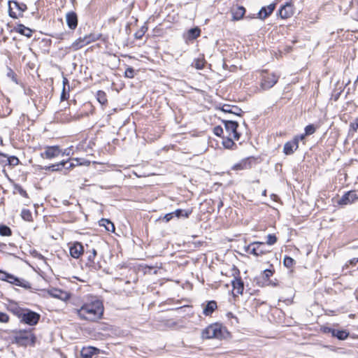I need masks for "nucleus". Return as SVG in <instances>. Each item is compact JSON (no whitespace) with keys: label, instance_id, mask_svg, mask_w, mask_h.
Listing matches in <instances>:
<instances>
[{"label":"nucleus","instance_id":"20e7f679","mask_svg":"<svg viewBox=\"0 0 358 358\" xmlns=\"http://www.w3.org/2000/svg\"><path fill=\"white\" fill-rule=\"evenodd\" d=\"M245 252L256 257L262 256L268 252L263 242H253L245 247Z\"/></svg>","mask_w":358,"mask_h":358},{"label":"nucleus","instance_id":"bb28decb","mask_svg":"<svg viewBox=\"0 0 358 358\" xmlns=\"http://www.w3.org/2000/svg\"><path fill=\"white\" fill-rule=\"evenodd\" d=\"M87 45L83 37H80L78 39H76L70 46L69 49L72 50L73 51L78 50L79 49L82 48L83 47Z\"/></svg>","mask_w":358,"mask_h":358},{"label":"nucleus","instance_id":"1a4fd4ad","mask_svg":"<svg viewBox=\"0 0 358 358\" xmlns=\"http://www.w3.org/2000/svg\"><path fill=\"white\" fill-rule=\"evenodd\" d=\"M220 335L221 331L215 325H210L202 331V337L206 339L217 338Z\"/></svg>","mask_w":358,"mask_h":358},{"label":"nucleus","instance_id":"b1692460","mask_svg":"<svg viewBox=\"0 0 358 358\" xmlns=\"http://www.w3.org/2000/svg\"><path fill=\"white\" fill-rule=\"evenodd\" d=\"M217 308V303L215 301H210L203 308V313L206 316L210 315Z\"/></svg>","mask_w":358,"mask_h":358},{"label":"nucleus","instance_id":"e2e57ef3","mask_svg":"<svg viewBox=\"0 0 358 358\" xmlns=\"http://www.w3.org/2000/svg\"><path fill=\"white\" fill-rule=\"evenodd\" d=\"M127 1H128V0H123V1H124V2H127Z\"/></svg>","mask_w":358,"mask_h":358},{"label":"nucleus","instance_id":"dca6fc26","mask_svg":"<svg viewBox=\"0 0 358 358\" xmlns=\"http://www.w3.org/2000/svg\"><path fill=\"white\" fill-rule=\"evenodd\" d=\"M99 349L94 347L88 346L82 348L80 355L82 358H92L93 355L99 354Z\"/></svg>","mask_w":358,"mask_h":358},{"label":"nucleus","instance_id":"c9c22d12","mask_svg":"<svg viewBox=\"0 0 358 358\" xmlns=\"http://www.w3.org/2000/svg\"><path fill=\"white\" fill-rule=\"evenodd\" d=\"M1 155L3 157L7 158L8 164L10 166H17L20 162L18 158L15 156L8 157L7 155H6L4 154H2Z\"/></svg>","mask_w":358,"mask_h":358},{"label":"nucleus","instance_id":"4468645a","mask_svg":"<svg viewBox=\"0 0 358 358\" xmlns=\"http://www.w3.org/2000/svg\"><path fill=\"white\" fill-rule=\"evenodd\" d=\"M294 14V6L290 2L286 3L279 10V15L282 19L289 18Z\"/></svg>","mask_w":358,"mask_h":358},{"label":"nucleus","instance_id":"0eeeda50","mask_svg":"<svg viewBox=\"0 0 358 358\" xmlns=\"http://www.w3.org/2000/svg\"><path fill=\"white\" fill-rule=\"evenodd\" d=\"M278 76L274 73L263 74L261 81V87L266 90L273 87L278 80Z\"/></svg>","mask_w":358,"mask_h":358},{"label":"nucleus","instance_id":"680f3d73","mask_svg":"<svg viewBox=\"0 0 358 358\" xmlns=\"http://www.w3.org/2000/svg\"><path fill=\"white\" fill-rule=\"evenodd\" d=\"M74 160L76 161L78 163V158L75 159Z\"/></svg>","mask_w":358,"mask_h":358},{"label":"nucleus","instance_id":"a18cd8bd","mask_svg":"<svg viewBox=\"0 0 358 358\" xmlns=\"http://www.w3.org/2000/svg\"><path fill=\"white\" fill-rule=\"evenodd\" d=\"M15 190L21 196L24 197H28L27 192L19 185H15L14 187Z\"/></svg>","mask_w":358,"mask_h":358},{"label":"nucleus","instance_id":"a878e982","mask_svg":"<svg viewBox=\"0 0 358 358\" xmlns=\"http://www.w3.org/2000/svg\"><path fill=\"white\" fill-rule=\"evenodd\" d=\"M8 310L20 319L24 308H22L20 307L17 303H13L9 304Z\"/></svg>","mask_w":358,"mask_h":358},{"label":"nucleus","instance_id":"ea45409f","mask_svg":"<svg viewBox=\"0 0 358 358\" xmlns=\"http://www.w3.org/2000/svg\"><path fill=\"white\" fill-rule=\"evenodd\" d=\"M316 131V127L313 124L307 125L305 127V135L309 136L314 134Z\"/></svg>","mask_w":358,"mask_h":358},{"label":"nucleus","instance_id":"e433bc0d","mask_svg":"<svg viewBox=\"0 0 358 358\" xmlns=\"http://www.w3.org/2000/svg\"><path fill=\"white\" fill-rule=\"evenodd\" d=\"M21 217L25 221H31L32 220L31 213L27 209H23L22 210Z\"/></svg>","mask_w":358,"mask_h":358},{"label":"nucleus","instance_id":"4d7b16f0","mask_svg":"<svg viewBox=\"0 0 358 358\" xmlns=\"http://www.w3.org/2000/svg\"><path fill=\"white\" fill-rule=\"evenodd\" d=\"M306 136V135H305V134H301L300 136H297L296 137L299 138V140H303Z\"/></svg>","mask_w":358,"mask_h":358},{"label":"nucleus","instance_id":"8fccbe9b","mask_svg":"<svg viewBox=\"0 0 358 358\" xmlns=\"http://www.w3.org/2000/svg\"><path fill=\"white\" fill-rule=\"evenodd\" d=\"M213 133L217 136H221L223 134V129L220 126H217L214 128Z\"/></svg>","mask_w":358,"mask_h":358},{"label":"nucleus","instance_id":"79ce46f5","mask_svg":"<svg viewBox=\"0 0 358 358\" xmlns=\"http://www.w3.org/2000/svg\"><path fill=\"white\" fill-rule=\"evenodd\" d=\"M283 263L287 268H291L294 264V260L290 257H285Z\"/></svg>","mask_w":358,"mask_h":358},{"label":"nucleus","instance_id":"393cba45","mask_svg":"<svg viewBox=\"0 0 358 358\" xmlns=\"http://www.w3.org/2000/svg\"><path fill=\"white\" fill-rule=\"evenodd\" d=\"M222 110L223 112L232 113L236 115H241L243 112L238 107L230 105H224L222 108Z\"/></svg>","mask_w":358,"mask_h":358},{"label":"nucleus","instance_id":"cd10ccee","mask_svg":"<svg viewBox=\"0 0 358 358\" xmlns=\"http://www.w3.org/2000/svg\"><path fill=\"white\" fill-rule=\"evenodd\" d=\"M251 167L250 162L249 159H245L240 162L236 164L233 166V169L236 171L248 169Z\"/></svg>","mask_w":358,"mask_h":358},{"label":"nucleus","instance_id":"a19ab883","mask_svg":"<svg viewBox=\"0 0 358 358\" xmlns=\"http://www.w3.org/2000/svg\"><path fill=\"white\" fill-rule=\"evenodd\" d=\"M277 242V237L274 234H268L266 237V243L269 245H274Z\"/></svg>","mask_w":358,"mask_h":358},{"label":"nucleus","instance_id":"c756f323","mask_svg":"<svg viewBox=\"0 0 358 358\" xmlns=\"http://www.w3.org/2000/svg\"><path fill=\"white\" fill-rule=\"evenodd\" d=\"M100 226H103L108 231H113L115 230V227L113 222H111L109 220L102 218L99 221Z\"/></svg>","mask_w":358,"mask_h":358},{"label":"nucleus","instance_id":"7c9ffc66","mask_svg":"<svg viewBox=\"0 0 358 358\" xmlns=\"http://www.w3.org/2000/svg\"><path fill=\"white\" fill-rule=\"evenodd\" d=\"M173 215L176 216L177 217H188L189 215L192 213V210H182V209H177L174 212H173Z\"/></svg>","mask_w":358,"mask_h":358},{"label":"nucleus","instance_id":"412c9836","mask_svg":"<svg viewBox=\"0 0 358 358\" xmlns=\"http://www.w3.org/2000/svg\"><path fill=\"white\" fill-rule=\"evenodd\" d=\"M233 20H240L245 13V8L241 6H236L231 8Z\"/></svg>","mask_w":358,"mask_h":358},{"label":"nucleus","instance_id":"7ed1b4c3","mask_svg":"<svg viewBox=\"0 0 358 358\" xmlns=\"http://www.w3.org/2000/svg\"><path fill=\"white\" fill-rule=\"evenodd\" d=\"M41 315L29 309L24 308L21 317H20V322L30 326L36 325L39 320Z\"/></svg>","mask_w":358,"mask_h":358},{"label":"nucleus","instance_id":"9d476101","mask_svg":"<svg viewBox=\"0 0 358 358\" xmlns=\"http://www.w3.org/2000/svg\"><path fill=\"white\" fill-rule=\"evenodd\" d=\"M358 199V192L352 190L346 192L338 201L340 205H348Z\"/></svg>","mask_w":358,"mask_h":358},{"label":"nucleus","instance_id":"37998d69","mask_svg":"<svg viewBox=\"0 0 358 358\" xmlns=\"http://www.w3.org/2000/svg\"><path fill=\"white\" fill-rule=\"evenodd\" d=\"M205 62L203 59H196L194 62V66L197 69H202L204 67Z\"/></svg>","mask_w":358,"mask_h":358},{"label":"nucleus","instance_id":"f704fd0d","mask_svg":"<svg viewBox=\"0 0 358 358\" xmlns=\"http://www.w3.org/2000/svg\"><path fill=\"white\" fill-rule=\"evenodd\" d=\"M83 38L85 41L86 44L88 45L90 43L98 40L99 38V35L95 34H90L88 35H85V36H83Z\"/></svg>","mask_w":358,"mask_h":358},{"label":"nucleus","instance_id":"052dcab7","mask_svg":"<svg viewBox=\"0 0 358 358\" xmlns=\"http://www.w3.org/2000/svg\"><path fill=\"white\" fill-rule=\"evenodd\" d=\"M136 38H141V36H140V34H138V36H137V34H136Z\"/></svg>","mask_w":358,"mask_h":358},{"label":"nucleus","instance_id":"603ef678","mask_svg":"<svg viewBox=\"0 0 358 358\" xmlns=\"http://www.w3.org/2000/svg\"><path fill=\"white\" fill-rule=\"evenodd\" d=\"M173 217H174V215H173V212H172V213H169L166 214V215L163 217V220H165V222H169L171 220H172Z\"/></svg>","mask_w":358,"mask_h":358},{"label":"nucleus","instance_id":"2f4dec72","mask_svg":"<svg viewBox=\"0 0 358 358\" xmlns=\"http://www.w3.org/2000/svg\"><path fill=\"white\" fill-rule=\"evenodd\" d=\"M232 138V136H229V137L223 139L222 145L225 148L233 149L234 147H236V144L233 141Z\"/></svg>","mask_w":358,"mask_h":358},{"label":"nucleus","instance_id":"f3484780","mask_svg":"<svg viewBox=\"0 0 358 358\" xmlns=\"http://www.w3.org/2000/svg\"><path fill=\"white\" fill-rule=\"evenodd\" d=\"M70 255L72 257L78 259L83 253V246L80 243H75L70 247Z\"/></svg>","mask_w":358,"mask_h":358},{"label":"nucleus","instance_id":"de8ad7c7","mask_svg":"<svg viewBox=\"0 0 358 358\" xmlns=\"http://www.w3.org/2000/svg\"><path fill=\"white\" fill-rule=\"evenodd\" d=\"M125 77L132 78L134 77V70L131 67H128L124 72Z\"/></svg>","mask_w":358,"mask_h":358},{"label":"nucleus","instance_id":"423d86ee","mask_svg":"<svg viewBox=\"0 0 358 358\" xmlns=\"http://www.w3.org/2000/svg\"><path fill=\"white\" fill-rule=\"evenodd\" d=\"M273 274V271L271 269L264 270L257 278V284L261 287L272 286L275 287L278 282H273L270 280V277Z\"/></svg>","mask_w":358,"mask_h":358},{"label":"nucleus","instance_id":"3c124183","mask_svg":"<svg viewBox=\"0 0 358 358\" xmlns=\"http://www.w3.org/2000/svg\"><path fill=\"white\" fill-rule=\"evenodd\" d=\"M72 119V117H69V115H67L66 113L61 114L60 120L62 122H70Z\"/></svg>","mask_w":358,"mask_h":358},{"label":"nucleus","instance_id":"c03bdc74","mask_svg":"<svg viewBox=\"0 0 358 358\" xmlns=\"http://www.w3.org/2000/svg\"><path fill=\"white\" fill-rule=\"evenodd\" d=\"M67 83H68V80L66 78H64L63 80L64 88H63L62 93L61 94V99L62 101L67 99L69 97V94H67V93L66 92V88H65V85Z\"/></svg>","mask_w":358,"mask_h":358},{"label":"nucleus","instance_id":"39448f33","mask_svg":"<svg viewBox=\"0 0 358 358\" xmlns=\"http://www.w3.org/2000/svg\"><path fill=\"white\" fill-rule=\"evenodd\" d=\"M27 10L26 4L19 3L16 1H10L8 3L9 15L13 18H17L22 15V13Z\"/></svg>","mask_w":358,"mask_h":358},{"label":"nucleus","instance_id":"6e6552de","mask_svg":"<svg viewBox=\"0 0 358 358\" xmlns=\"http://www.w3.org/2000/svg\"><path fill=\"white\" fill-rule=\"evenodd\" d=\"M225 129L229 133V136H232L235 140H238L240 134L237 131L238 127V122L231 120H223Z\"/></svg>","mask_w":358,"mask_h":358},{"label":"nucleus","instance_id":"864d4df0","mask_svg":"<svg viewBox=\"0 0 358 358\" xmlns=\"http://www.w3.org/2000/svg\"><path fill=\"white\" fill-rule=\"evenodd\" d=\"M8 76L10 77L13 81L17 83L15 73L12 70L10 69L9 72L8 73Z\"/></svg>","mask_w":358,"mask_h":358},{"label":"nucleus","instance_id":"6e6d98bb","mask_svg":"<svg viewBox=\"0 0 358 358\" xmlns=\"http://www.w3.org/2000/svg\"><path fill=\"white\" fill-rule=\"evenodd\" d=\"M68 164V166H66V169H71V168H73V167H74V166H75V164H74L73 163H72V162L69 163V162H67V164Z\"/></svg>","mask_w":358,"mask_h":358},{"label":"nucleus","instance_id":"a211bd4d","mask_svg":"<svg viewBox=\"0 0 358 358\" xmlns=\"http://www.w3.org/2000/svg\"><path fill=\"white\" fill-rule=\"evenodd\" d=\"M275 8V3H271L266 7H262L261 10L257 13L258 17L259 19L264 20L269 16Z\"/></svg>","mask_w":358,"mask_h":358},{"label":"nucleus","instance_id":"09e8293b","mask_svg":"<svg viewBox=\"0 0 358 358\" xmlns=\"http://www.w3.org/2000/svg\"><path fill=\"white\" fill-rule=\"evenodd\" d=\"M9 321V316L4 313L0 312V322L6 323Z\"/></svg>","mask_w":358,"mask_h":358},{"label":"nucleus","instance_id":"49530a36","mask_svg":"<svg viewBox=\"0 0 358 358\" xmlns=\"http://www.w3.org/2000/svg\"><path fill=\"white\" fill-rule=\"evenodd\" d=\"M96 255V251L93 249L92 252L88 256V262L87 263V265L92 266L94 264V259Z\"/></svg>","mask_w":358,"mask_h":358},{"label":"nucleus","instance_id":"c85d7f7f","mask_svg":"<svg viewBox=\"0 0 358 358\" xmlns=\"http://www.w3.org/2000/svg\"><path fill=\"white\" fill-rule=\"evenodd\" d=\"M201 30L198 27L192 28L187 32L186 37L187 40L193 41L200 36Z\"/></svg>","mask_w":358,"mask_h":358},{"label":"nucleus","instance_id":"5701e85b","mask_svg":"<svg viewBox=\"0 0 358 358\" xmlns=\"http://www.w3.org/2000/svg\"><path fill=\"white\" fill-rule=\"evenodd\" d=\"M15 31L23 36L30 38L32 36L34 31L24 25L20 24L15 27Z\"/></svg>","mask_w":358,"mask_h":358},{"label":"nucleus","instance_id":"9b49d317","mask_svg":"<svg viewBox=\"0 0 358 358\" xmlns=\"http://www.w3.org/2000/svg\"><path fill=\"white\" fill-rule=\"evenodd\" d=\"M324 332L330 333L332 336L336 337L341 341L345 340L349 336V332L347 330L331 327H326L324 329Z\"/></svg>","mask_w":358,"mask_h":358},{"label":"nucleus","instance_id":"5fc2aeb1","mask_svg":"<svg viewBox=\"0 0 358 358\" xmlns=\"http://www.w3.org/2000/svg\"><path fill=\"white\" fill-rule=\"evenodd\" d=\"M358 263V258H353L350 260V264L352 266H355Z\"/></svg>","mask_w":358,"mask_h":358},{"label":"nucleus","instance_id":"473e14b6","mask_svg":"<svg viewBox=\"0 0 358 358\" xmlns=\"http://www.w3.org/2000/svg\"><path fill=\"white\" fill-rule=\"evenodd\" d=\"M67 164V161H62L58 164H52V166H48L46 169L51 170L52 171H59L62 167H65Z\"/></svg>","mask_w":358,"mask_h":358},{"label":"nucleus","instance_id":"4be33fe9","mask_svg":"<svg viewBox=\"0 0 358 358\" xmlns=\"http://www.w3.org/2000/svg\"><path fill=\"white\" fill-rule=\"evenodd\" d=\"M232 286L234 294H242L244 289V284L241 278H234L232 280Z\"/></svg>","mask_w":358,"mask_h":358},{"label":"nucleus","instance_id":"13d9d810","mask_svg":"<svg viewBox=\"0 0 358 358\" xmlns=\"http://www.w3.org/2000/svg\"><path fill=\"white\" fill-rule=\"evenodd\" d=\"M3 145V140L2 138L0 136V145Z\"/></svg>","mask_w":358,"mask_h":358},{"label":"nucleus","instance_id":"ddd939ff","mask_svg":"<svg viewBox=\"0 0 358 358\" xmlns=\"http://www.w3.org/2000/svg\"><path fill=\"white\" fill-rule=\"evenodd\" d=\"M299 147V138L294 137L292 141L287 142L283 148V152L289 155L294 152Z\"/></svg>","mask_w":358,"mask_h":358},{"label":"nucleus","instance_id":"2eb2a0df","mask_svg":"<svg viewBox=\"0 0 358 358\" xmlns=\"http://www.w3.org/2000/svg\"><path fill=\"white\" fill-rule=\"evenodd\" d=\"M48 294L54 297L59 299L62 301H66L69 298V294L66 292L57 288H52L48 290Z\"/></svg>","mask_w":358,"mask_h":358},{"label":"nucleus","instance_id":"f257e3e1","mask_svg":"<svg viewBox=\"0 0 358 358\" xmlns=\"http://www.w3.org/2000/svg\"><path fill=\"white\" fill-rule=\"evenodd\" d=\"M104 308L101 301L94 298L82 301L73 312L81 320L96 322L101 319Z\"/></svg>","mask_w":358,"mask_h":358},{"label":"nucleus","instance_id":"72a5a7b5","mask_svg":"<svg viewBox=\"0 0 358 358\" xmlns=\"http://www.w3.org/2000/svg\"><path fill=\"white\" fill-rule=\"evenodd\" d=\"M96 99L102 105H104L107 103L106 94L103 91L99 90L97 92Z\"/></svg>","mask_w":358,"mask_h":358},{"label":"nucleus","instance_id":"4c0bfd02","mask_svg":"<svg viewBox=\"0 0 358 358\" xmlns=\"http://www.w3.org/2000/svg\"><path fill=\"white\" fill-rule=\"evenodd\" d=\"M0 235L1 236H10L11 235V229L6 226V225H1L0 226Z\"/></svg>","mask_w":358,"mask_h":358},{"label":"nucleus","instance_id":"58836bf2","mask_svg":"<svg viewBox=\"0 0 358 358\" xmlns=\"http://www.w3.org/2000/svg\"><path fill=\"white\" fill-rule=\"evenodd\" d=\"M358 130V117L355 118V120L350 122V132H352V134L357 132Z\"/></svg>","mask_w":358,"mask_h":358},{"label":"nucleus","instance_id":"aec40b11","mask_svg":"<svg viewBox=\"0 0 358 358\" xmlns=\"http://www.w3.org/2000/svg\"><path fill=\"white\" fill-rule=\"evenodd\" d=\"M66 23L71 29H75L78 25V17L76 13L70 12L66 16Z\"/></svg>","mask_w":358,"mask_h":358},{"label":"nucleus","instance_id":"bf43d9fd","mask_svg":"<svg viewBox=\"0 0 358 358\" xmlns=\"http://www.w3.org/2000/svg\"><path fill=\"white\" fill-rule=\"evenodd\" d=\"M136 38H141V36H140V34H138V36H137V34H136Z\"/></svg>","mask_w":358,"mask_h":358},{"label":"nucleus","instance_id":"6ab92c4d","mask_svg":"<svg viewBox=\"0 0 358 358\" xmlns=\"http://www.w3.org/2000/svg\"><path fill=\"white\" fill-rule=\"evenodd\" d=\"M1 274L2 275L0 277V278L2 280L7 281L15 285L22 286L21 280L20 278L6 272H1Z\"/></svg>","mask_w":358,"mask_h":358},{"label":"nucleus","instance_id":"f8f14e48","mask_svg":"<svg viewBox=\"0 0 358 358\" xmlns=\"http://www.w3.org/2000/svg\"><path fill=\"white\" fill-rule=\"evenodd\" d=\"M62 153L59 146H48L45 148L43 152L41 154L43 158L52 159L58 157Z\"/></svg>","mask_w":358,"mask_h":358},{"label":"nucleus","instance_id":"f03ea898","mask_svg":"<svg viewBox=\"0 0 358 358\" xmlns=\"http://www.w3.org/2000/svg\"><path fill=\"white\" fill-rule=\"evenodd\" d=\"M13 339L15 343L22 346L34 345L36 337L31 330H20L15 332Z\"/></svg>","mask_w":358,"mask_h":358}]
</instances>
